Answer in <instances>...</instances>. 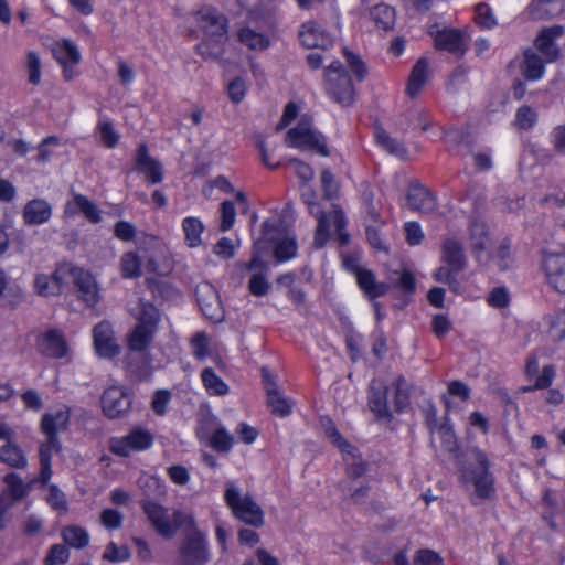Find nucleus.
Segmentation results:
<instances>
[{
	"mask_svg": "<svg viewBox=\"0 0 565 565\" xmlns=\"http://www.w3.org/2000/svg\"><path fill=\"white\" fill-rule=\"evenodd\" d=\"M199 23L204 39L196 45V52L205 60H221L228 39L226 18L215 9L205 8L199 12Z\"/></svg>",
	"mask_w": 565,
	"mask_h": 565,
	"instance_id": "1",
	"label": "nucleus"
},
{
	"mask_svg": "<svg viewBox=\"0 0 565 565\" xmlns=\"http://www.w3.org/2000/svg\"><path fill=\"white\" fill-rule=\"evenodd\" d=\"M316 193L312 189H307L302 192L301 198L307 205L310 215L317 220V228L315 233V247L321 248L326 245L329 239V230L331 224L338 232L341 244L345 245L349 243V235L343 231L347 224L343 211L333 205L332 210L328 213L324 212L320 204L316 201Z\"/></svg>",
	"mask_w": 565,
	"mask_h": 565,
	"instance_id": "2",
	"label": "nucleus"
},
{
	"mask_svg": "<svg viewBox=\"0 0 565 565\" xmlns=\"http://www.w3.org/2000/svg\"><path fill=\"white\" fill-rule=\"evenodd\" d=\"M461 473L465 481L473 484L479 499L484 500L492 497L494 493L493 477L489 472V461L482 450L478 448L467 450Z\"/></svg>",
	"mask_w": 565,
	"mask_h": 565,
	"instance_id": "3",
	"label": "nucleus"
},
{
	"mask_svg": "<svg viewBox=\"0 0 565 565\" xmlns=\"http://www.w3.org/2000/svg\"><path fill=\"white\" fill-rule=\"evenodd\" d=\"M224 500L237 520L254 527L264 525L265 515L260 505L250 494H243L234 482H226Z\"/></svg>",
	"mask_w": 565,
	"mask_h": 565,
	"instance_id": "4",
	"label": "nucleus"
},
{
	"mask_svg": "<svg viewBox=\"0 0 565 565\" xmlns=\"http://www.w3.org/2000/svg\"><path fill=\"white\" fill-rule=\"evenodd\" d=\"M183 539L179 545L178 565H205L210 561V551L206 537L196 527L193 516L184 525Z\"/></svg>",
	"mask_w": 565,
	"mask_h": 565,
	"instance_id": "5",
	"label": "nucleus"
},
{
	"mask_svg": "<svg viewBox=\"0 0 565 565\" xmlns=\"http://www.w3.org/2000/svg\"><path fill=\"white\" fill-rule=\"evenodd\" d=\"M141 507L153 529L163 537H172L180 526H184L192 516L181 511L172 514L162 505L151 501L142 500Z\"/></svg>",
	"mask_w": 565,
	"mask_h": 565,
	"instance_id": "6",
	"label": "nucleus"
},
{
	"mask_svg": "<svg viewBox=\"0 0 565 565\" xmlns=\"http://www.w3.org/2000/svg\"><path fill=\"white\" fill-rule=\"evenodd\" d=\"M326 92L332 100L347 107L353 104L355 90L351 77L339 61L324 70Z\"/></svg>",
	"mask_w": 565,
	"mask_h": 565,
	"instance_id": "7",
	"label": "nucleus"
},
{
	"mask_svg": "<svg viewBox=\"0 0 565 565\" xmlns=\"http://www.w3.org/2000/svg\"><path fill=\"white\" fill-rule=\"evenodd\" d=\"M286 143L288 147L292 148L315 150L323 157H328L330 154L324 137L320 132L313 130L310 121L303 118L295 128L288 130L286 135Z\"/></svg>",
	"mask_w": 565,
	"mask_h": 565,
	"instance_id": "8",
	"label": "nucleus"
},
{
	"mask_svg": "<svg viewBox=\"0 0 565 565\" xmlns=\"http://www.w3.org/2000/svg\"><path fill=\"white\" fill-rule=\"evenodd\" d=\"M132 401V393L125 386L110 385L100 396L102 412L108 419L125 418L131 412Z\"/></svg>",
	"mask_w": 565,
	"mask_h": 565,
	"instance_id": "9",
	"label": "nucleus"
},
{
	"mask_svg": "<svg viewBox=\"0 0 565 565\" xmlns=\"http://www.w3.org/2000/svg\"><path fill=\"white\" fill-rule=\"evenodd\" d=\"M153 444L152 434L143 428H134L127 435L109 439V450L121 457H128L134 451H143Z\"/></svg>",
	"mask_w": 565,
	"mask_h": 565,
	"instance_id": "10",
	"label": "nucleus"
},
{
	"mask_svg": "<svg viewBox=\"0 0 565 565\" xmlns=\"http://www.w3.org/2000/svg\"><path fill=\"white\" fill-rule=\"evenodd\" d=\"M196 301L202 313L213 322L224 319V310L217 290L209 282H202L195 289Z\"/></svg>",
	"mask_w": 565,
	"mask_h": 565,
	"instance_id": "11",
	"label": "nucleus"
},
{
	"mask_svg": "<svg viewBox=\"0 0 565 565\" xmlns=\"http://www.w3.org/2000/svg\"><path fill=\"white\" fill-rule=\"evenodd\" d=\"M564 26L555 24L543 28L534 40V46L546 63H554L561 57V49L555 40L564 34Z\"/></svg>",
	"mask_w": 565,
	"mask_h": 565,
	"instance_id": "12",
	"label": "nucleus"
},
{
	"mask_svg": "<svg viewBox=\"0 0 565 565\" xmlns=\"http://www.w3.org/2000/svg\"><path fill=\"white\" fill-rule=\"evenodd\" d=\"M262 375L267 395V405L271 413L279 417L288 416L291 413L292 403L282 395L274 376L266 367L262 369Z\"/></svg>",
	"mask_w": 565,
	"mask_h": 565,
	"instance_id": "13",
	"label": "nucleus"
},
{
	"mask_svg": "<svg viewBox=\"0 0 565 565\" xmlns=\"http://www.w3.org/2000/svg\"><path fill=\"white\" fill-rule=\"evenodd\" d=\"M547 284L561 294H565V255L548 253L542 262Z\"/></svg>",
	"mask_w": 565,
	"mask_h": 565,
	"instance_id": "14",
	"label": "nucleus"
},
{
	"mask_svg": "<svg viewBox=\"0 0 565 565\" xmlns=\"http://www.w3.org/2000/svg\"><path fill=\"white\" fill-rule=\"evenodd\" d=\"M134 160L136 170L142 173L150 183L157 184L162 181V164L149 154V150L146 143L139 145L136 150Z\"/></svg>",
	"mask_w": 565,
	"mask_h": 565,
	"instance_id": "15",
	"label": "nucleus"
},
{
	"mask_svg": "<svg viewBox=\"0 0 565 565\" xmlns=\"http://www.w3.org/2000/svg\"><path fill=\"white\" fill-rule=\"evenodd\" d=\"M387 394L388 386L384 382L375 379L371 381L367 396L369 408L377 418L391 420Z\"/></svg>",
	"mask_w": 565,
	"mask_h": 565,
	"instance_id": "16",
	"label": "nucleus"
},
{
	"mask_svg": "<svg viewBox=\"0 0 565 565\" xmlns=\"http://www.w3.org/2000/svg\"><path fill=\"white\" fill-rule=\"evenodd\" d=\"M96 352L103 358H113L120 351L114 338L113 327L107 321L99 322L93 330Z\"/></svg>",
	"mask_w": 565,
	"mask_h": 565,
	"instance_id": "17",
	"label": "nucleus"
},
{
	"mask_svg": "<svg viewBox=\"0 0 565 565\" xmlns=\"http://www.w3.org/2000/svg\"><path fill=\"white\" fill-rule=\"evenodd\" d=\"M407 206L423 214L433 213L437 209L436 198L419 183H412L406 192Z\"/></svg>",
	"mask_w": 565,
	"mask_h": 565,
	"instance_id": "18",
	"label": "nucleus"
},
{
	"mask_svg": "<svg viewBox=\"0 0 565 565\" xmlns=\"http://www.w3.org/2000/svg\"><path fill=\"white\" fill-rule=\"evenodd\" d=\"M38 349L41 354L53 359H62L68 352L64 335L55 329L45 331L39 337Z\"/></svg>",
	"mask_w": 565,
	"mask_h": 565,
	"instance_id": "19",
	"label": "nucleus"
},
{
	"mask_svg": "<svg viewBox=\"0 0 565 565\" xmlns=\"http://www.w3.org/2000/svg\"><path fill=\"white\" fill-rule=\"evenodd\" d=\"M434 42L437 50L447 51L458 57L466 53L467 44L459 30L443 29L435 33Z\"/></svg>",
	"mask_w": 565,
	"mask_h": 565,
	"instance_id": "20",
	"label": "nucleus"
},
{
	"mask_svg": "<svg viewBox=\"0 0 565 565\" xmlns=\"http://www.w3.org/2000/svg\"><path fill=\"white\" fill-rule=\"evenodd\" d=\"M73 282L77 288L78 298L88 307H94L98 300V288L94 277L81 267H76Z\"/></svg>",
	"mask_w": 565,
	"mask_h": 565,
	"instance_id": "21",
	"label": "nucleus"
},
{
	"mask_svg": "<svg viewBox=\"0 0 565 565\" xmlns=\"http://www.w3.org/2000/svg\"><path fill=\"white\" fill-rule=\"evenodd\" d=\"M125 367L132 380L143 381L151 375V358L148 351L128 352Z\"/></svg>",
	"mask_w": 565,
	"mask_h": 565,
	"instance_id": "22",
	"label": "nucleus"
},
{
	"mask_svg": "<svg viewBox=\"0 0 565 565\" xmlns=\"http://www.w3.org/2000/svg\"><path fill=\"white\" fill-rule=\"evenodd\" d=\"M299 39L308 49L326 50L332 45V39L316 22H307L301 25Z\"/></svg>",
	"mask_w": 565,
	"mask_h": 565,
	"instance_id": "23",
	"label": "nucleus"
},
{
	"mask_svg": "<svg viewBox=\"0 0 565 565\" xmlns=\"http://www.w3.org/2000/svg\"><path fill=\"white\" fill-rule=\"evenodd\" d=\"M78 212L92 223H98L102 220L99 209L83 194H74L73 200L65 204V215L74 216Z\"/></svg>",
	"mask_w": 565,
	"mask_h": 565,
	"instance_id": "24",
	"label": "nucleus"
},
{
	"mask_svg": "<svg viewBox=\"0 0 565 565\" xmlns=\"http://www.w3.org/2000/svg\"><path fill=\"white\" fill-rule=\"evenodd\" d=\"M70 423V409L66 406L53 413H46L41 420V430L45 436L57 437L60 431L67 428Z\"/></svg>",
	"mask_w": 565,
	"mask_h": 565,
	"instance_id": "25",
	"label": "nucleus"
},
{
	"mask_svg": "<svg viewBox=\"0 0 565 565\" xmlns=\"http://www.w3.org/2000/svg\"><path fill=\"white\" fill-rule=\"evenodd\" d=\"M52 215V206L43 199L29 201L23 209L25 224L39 225L47 222Z\"/></svg>",
	"mask_w": 565,
	"mask_h": 565,
	"instance_id": "26",
	"label": "nucleus"
},
{
	"mask_svg": "<svg viewBox=\"0 0 565 565\" xmlns=\"http://www.w3.org/2000/svg\"><path fill=\"white\" fill-rule=\"evenodd\" d=\"M471 249L478 262H482V254L488 249L490 237L487 225L481 221H472L469 227Z\"/></svg>",
	"mask_w": 565,
	"mask_h": 565,
	"instance_id": "27",
	"label": "nucleus"
},
{
	"mask_svg": "<svg viewBox=\"0 0 565 565\" xmlns=\"http://www.w3.org/2000/svg\"><path fill=\"white\" fill-rule=\"evenodd\" d=\"M441 259L455 270L462 271L467 264L462 244L456 238H447L443 244Z\"/></svg>",
	"mask_w": 565,
	"mask_h": 565,
	"instance_id": "28",
	"label": "nucleus"
},
{
	"mask_svg": "<svg viewBox=\"0 0 565 565\" xmlns=\"http://www.w3.org/2000/svg\"><path fill=\"white\" fill-rule=\"evenodd\" d=\"M355 278L361 290L371 300L384 296L388 291V285L376 281L375 275L367 268L359 271Z\"/></svg>",
	"mask_w": 565,
	"mask_h": 565,
	"instance_id": "29",
	"label": "nucleus"
},
{
	"mask_svg": "<svg viewBox=\"0 0 565 565\" xmlns=\"http://www.w3.org/2000/svg\"><path fill=\"white\" fill-rule=\"evenodd\" d=\"M54 58L62 65L78 64L81 62V53L75 43L67 39H63L53 43L51 47Z\"/></svg>",
	"mask_w": 565,
	"mask_h": 565,
	"instance_id": "30",
	"label": "nucleus"
},
{
	"mask_svg": "<svg viewBox=\"0 0 565 565\" xmlns=\"http://www.w3.org/2000/svg\"><path fill=\"white\" fill-rule=\"evenodd\" d=\"M370 18L375 25L384 31L392 30L395 24V10L393 7L379 2L370 8Z\"/></svg>",
	"mask_w": 565,
	"mask_h": 565,
	"instance_id": "31",
	"label": "nucleus"
},
{
	"mask_svg": "<svg viewBox=\"0 0 565 565\" xmlns=\"http://www.w3.org/2000/svg\"><path fill=\"white\" fill-rule=\"evenodd\" d=\"M154 333L156 330L136 324L127 335L128 352L147 351L152 342Z\"/></svg>",
	"mask_w": 565,
	"mask_h": 565,
	"instance_id": "32",
	"label": "nucleus"
},
{
	"mask_svg": "<svg viewBox=\"0 0 565 565\" xmlns=\"http://www.w3.org/2000/svg\"><path fill=\"white\" fill-rule=\"evenodd\" d=\"M427 74L428 60L426 57H420L414 65L409 75L408 84L406 87V92L409 96L414 97L419 93L427 81Z\"/></svg>",
	"mask_w": 565,
	"mask_h": 565,
	"instance_id": "33",
	"label": "nucleus"
},
{
	"mask_svg": "<svg viewBox=\"0 0 565 565\" xmlns=\"http://www.w3.org/2000/svg\"><path fill=\"white\" fill-rule=\"evenodd\" d=\"M522 75L527 81H537L544 74L543 58L532 50L524 52V60L521 65Z\"/></svg>",
	"mask_w": 565,
	"mask_h": 565,
	"instance_id": "34",
	"label": "nucleus"
},
{
	"mask_svg": "<svg viewBox=\"0 0 565 565\" xmlns=\"http://www.w3.org/2000/svg\"><path fill=\"white\" fill-rule=\"evenodd\" d=\"M563 11L561 0H535L531 4V14L534 19H552Z\"/></svg>",
	"mask_w": 565,
	"mask_h": 565,
	"instance_id": "35",
	"label": "nucleus"
},
{
	"mask_svg": "<svg viewBox=\"0 0 565 565\" xmlns=\"http://www.w3.org/2000/svg\"><path fill=\"white\" fill-rule=\"evenodd\" d=\"M0 461L15 469H23L28 463L23 451L12 443L0 447Z\"/></svg>",
	"mask_w": 565,
	"mask_h": 565,
	"instance_id": "36",
	"label": "nucleus"
},
{
	"mask_svg": "<svg viewBox=\"0 0 565 565\" xmlns=\"http://www.w3.org/2000/svg\"><path fill=\"white\" fill-rule=\"evenodd\" d=\"M186 245L191 248L201 245V235L204 231L203 223L198 217H185L182 222Z\"/></svg>",
	"mask_w": 565,
	"mask_h": 565,
	"instance_id": "37",
	"label": "nucleus"
},
{
	"mask_svg": "<svg viewBox=\"0 0 565 565\" xmlns=\"http://www.w3.org/2000/svg\"><path fill=\"white\" fill-rule=\"evenodd\" d=\"M238 41L249 50H265L270 42L263 33L256 32L249 28H242L237 33Z\"/></svg>",
	"mask_w": 565,
	"mask_h": 565,
	"instance_id": "38",
	"label": "nucleus"
},
{
	"mask_svg": "<svg viewBox=\"0 0 565 565\" xmlns=\"http://www.w3.org/2000/svg\"><path fill=\"white\" fill-rule=\"evenodd\" d=\"M202 383L210 395H225L228 392V386L224 381L216 375L213 369L205 367L201 373Z\"/></svg>",
	"mask_w": 565,
	"mask_h": 565,
	"instance_id": "39",
	"label": "nucleus"
},
{
	"mask_svg": "<svg viewBox=\"0 0 565 565\" xmlns=\"http://www.w3.org/2000/svg\"><path fill=\"white\" fill-rule=\"evenodd\" d=\"M4 482L7 484V491L4 493L9 500H12V504L14 501L23 499L29 492V486L25 484L22 479L13 472L8 473L4 477Z\"/></svg>",
	"mask_w": 565,
	"mask_h": 565,
	"instance_id": "40",
	"label": "nucleus"
},
{
	"mask_svg": "<svg viewBox=\"0 0 565 565\" xmlns=\"http://www.w3.org/2000/svg\"><path fill=\"white\" fill-rule=\"evenodd\" d=\"M375 137L379 145L383 147L388 153L394 154L401 159L406 158L407 149L405 146L401 141L393 139L385 130L377 129Z\"/></svg>",
	"mask_w": 565,
	"mask_h": 565,
	"instance_id": "41",
	"label": "nucleus"
},
{
	"mask_svg": "<svg viewBox=\"0 0 565 565\" xmlns=\"http://www.w3.org/2000/svg\"><path fill=\"white\" fill-rule=\"evenodd\" d=\"M64 542L75 548H83L88 544L89 535L81 526H66L62 531Z\"/></svg>",
	"mask_w": 565,
	"mask_h": 565,
	"instance_id": "42",
	"label": "nucleus"
},
{
	"mask_svg": "<svg viewBox=\"0 0 565 565\" xmlns=\"http://www.w3.org/2000/svg\"><path fill=\"white\" fill-rule=\"evenodd\" d=\"M140 311L137 316L138 326H143L152 330H157V326L159 322V311L158 309L149 303L140 300L139 302Z\"/></svg>",
	"mask_w": 565,
	"mask_h": 565,
	"instance_id": "43",
	"label": "nucleus"
},
{
	"mask_svg": "<svg viewBox=\"0 0 565 565\" xmlns=\"http://www.w3.org/2000/svg\"><path fill=\"white\" fill-rule=\"evenodd\" d=\"M143 494L151 500V498H161L166 494V486L159 478L153 476H143L138 480Z\"/></svg>",
	"mask_w": 565,
	"mask_h": 565,
	"instance_id": "44",
	"label": "nucleus"
},
{
	"mask_svg": "<svg viewBox=\"0 0 565 565\" xmlns=\"http://www.w3.org/2000/svg\"><path fill=\"white\" fill-rule=\"evenodd\" d=\"M234 444V437L224 428L217 427L210 437V446L218 452H227Z\"/></svg>",
	"mask_w": 565,
	"mask_h": 565,
	"instance_id": "45",
	"label": "nucleus"
},
{
	"mask_svg": "<svg viewBox=\"0 0 565 565\" xmlns=\"http://www.w3.org/2000/svg\"><path fill=\"white\" fill-rule=\"evenodd\" d=\"M297 243L292 237H286L277 242L274 250L277 262H286L294 258L297 254Z\"/></svg>",
	"mask_w": 565,
	"mask_h": 565,
	"instance_id": "46",
	"label": "nucleus"
},
{
	"mask_svg": "<svg viewBox=\"0 0 565 565\" xmlns=\"http://www.w3.org/2000/svg\"><path fill=\"white\" fill-rule=\"evenodd\" d=\"M459 273V270H455L451 266L445 264L436 269L434 278L438 282L448 285L451 290L457 292L460 289V284L456 277Z\"/></svg>",
	"mask_w": 565,
	"mask_h": 565,
	"instance_id": "47",
	"label": "nucleus"
},
{
	"mask_svg": "<svg viewBox=\"0 0 565 565\" xmlns=\"http://www.w3.org/2000/svg\"><path fill=\"white\" fill-rule=\"evenodd\" d=\"M121 275L125 278H134L140 275V259L137 254L129 252L120 258Z\"/></svg>",
	"mask_w": 565,
	"mask_h": 565,
	"instance_id": "48",
	"label": "nucleus"
},
{
	"mask_svg": "<svg viewBox=\"0 0 565 565\" xmlns=\"http://www.w3.org/2000/svg\"><path fill=\"white\" fill-rule=\"evenodd\" d=\"M344 459L348 463V473L352 478H359L366 471V463L358 458L356 449L352 446V449H345L342 451Z\"/></svg>",
	"mask_w": 565,
	"mask_h": 565,
	"instance_id": "49",
	"label": "nucleus"
},
{
	"mask_svg": "<svg viewBox=\"0 0 565 565\" xmlns=\"http://www.w3.org/2000/svg\"><path fill=\"white\" fill-rule=\"evenodd\" d=\"M34 288L39 296L50 297L60 295L56 282L49 275L38 274L34 279Z\"/></svg>",
	"mask_w": 565,
	"mask_h": 565,
	"instance_id": "50",
	"label": "nucleus"
},
{
	"mask_svg": "<svg viewBox=\"0 0 565 565\" xmlns=\"http://www.w3.org/2000/svg\"><path fill=\"white\" fill-rule=\"evenodd\" d=\"M41 58L34 51L26 54L25 68L28 72V79L33 85H39L41 82Z\"/></svg>",
	"mask_w": 565,
	"mask_h": 565,
	"instance_id": "51",
	"label": "nucleus"
},
{
	"mask_svg": "<svg viewBox=\"0 0 565 565\" xmlns=\"http://www.w3.org/2000/svg\"><path fill=\"white\" fill-rule=\"evenodd\" d=\"M129 557V548L126 545H117L114 542L108 543L103 553V559L110 563L124 562L127 561Z\"/></svg>",
	"mask_w": 565,
	"mask_h": 565,
	"instance_id": "52",
	"label": "nucleus"
},
{
	"mask_svg": "<svg viewBox=\"0 0 565 565\" xmlns=\"http://www.w3.org/2000/svg\"><path fill=\"white\" fill-rule=\"evenodd\" d=\"M537 120V114L530 106H521L515 114L514 125L520 129H531Z\"/></svg>",
	"mask_w": 565,
	"mask_h": 565,
	"instance_id": "53",
	"label": "nucleus"
},
{
	"mask_svg": "<svg viewBox=\"0 0 565 565\" xmlns=\"http://www.w3.org/2000/svg\"><path fill=\"white\" fill-rule=\"evenodd\" d=\"M343 55L345 57L348 66L353 72L356 79L363 81L367 75V68L362 58L355 53L349 51L348 49L343 50Z\"/></svg>",
	"mask_w": 565,
	"mask_h": 565,
	"instance_id": "54",
	"label": "nucleus"
},
{
	"mask_svg": "<svg viewBox=\"0 0 565 565\" xmlns=\"http://www.w3.org/2000/svg\"><path fill=\"white\" fill-rule=\"evenodd\" d=\"M395 397L394 406L397 412H402L403 408L408 404L409 394L407 390V383L403 376H398L394 383Z\"/></svg>",
	"mask_w": 565,
	"mask_h": 565,
	"instance_id": "55",
	"label": "nucleus"
},
{
	"mask_svg": "<svg viewBox=\"0 0 565 565\" xmlns=\"http://www.w3.org/2000/svg\"><path fill=\"white\" fill-rule=\"evenodd\" d=\"M191 347L193 355L199 360H203L210 354L209 337L204 332H198L192 337Z\"/></svg>",
	"mask_w": 565,
	"mask_h": 565,
	"instance_id": "56",
	"label": "nucleus"
},
{
	"mask_svg": "<svg viewBox=\"0 0 565 565\" xmlns=\"http://www.w3.org/2000/svg\"><path fill=\"white\" fill-rule=\"evenodd\" d=\"M221 223H220V230L222 232H226L231 230L235 223L236 217V211L234 203L231 201H224L221 204Z\"/></svg>",
	"mask_w": 565,
	"mask_h": 565,
	"instance_id": "57",
	"label": "nucleus"
},
{
	"mask_svg": "<svg viewBox=\"0 0 565 565\" xmlns=\"http://www.w3.org/2000/svg\"><path fill=\"white\" fill-rule=\"evenodd\" d=\"M70 557V551L65 545L54 544L51 546L45 559V565L64 564Z\"/></svg>",
	"mask_w": 565,
	"mask_h": 565,
	"instance_id": "58",
	"label": "nucleus"
},
{
	"mask_svg": "<svg viewBox=\"0 0 565 565\" xmlns=\"http://www.w3.org/2000/svg\"><path fill=\"white\" fill-rule=\"evenodd\" d=\"M415 565H444L441 556L433 550H418L414 555Z\"/></svg>",
	"mask_w": 565,
	"mask_h": 565,
	"instance_id": "59",
	"label": "nucleus"
},
{
	"mask_svg": "<svg viewBox=\"0 0 565 565\" xmlns=\"http://www.w3.org/2000/svg\"><path fill=\"white\" fill-rule=\"evenodd\" d=\"M249 292L256 297H262L268 294L270 284L263 274H254L248 282Z\"/></svg>",
	"mask_w": 565,
	"mask_h": 565,
	"instance_id": "60",
	"label": "nucleus"
},
{
	"mask_svg": "<svg viewBox=\"0 0 565 565\" xmlns=\"http://www.w3.org/2000/svg\"><path fill=\"white\" fill-rule=\"evenodd\" d=\"M124 515L114 509H105L100 513V522L108 530L119 529L122 524Z\"/></svg>",
	"mask_w": 565,
	"mask_h": 565,
	"instance_id": "61",
	"label": "nucleus"
},
{
	"mask_svg": "<svg viewBox=\"0 0 565 565\" xmlns=\"http://www.w3.org/2000/svg\"><path fill=\"white\" fill-rule=\"evenodd\" d=\"M98 131L100 134V139L106 147L114 148L117 145L119 136L110 122H99Z\"/></svg>",
	"mask_w": 565,
	"mask_h": 565,
	"instance_id": "62",
	"label": "nucleus"
},
{
	"mask_svg": "<svg viewBox=\"0 0 565 565\" xmlns=\"http://www.w3.org/2000/svg\"><path fill=\"white\" fill-rule=\"evenodd\" d=\"M236 245L234 242L227 237H222L217 243L213 246V253L223 258L230 259L235 255Z\"/></svg>",
	"mask_w": 565,
	"mask_h": 565,
	"instance_id": "63",
	"label": "nucleus"
},
{
	"mask_svg": "<svg viewBox=\"0 0 565 565\" xmlns=\"http://www.w3.org/2000/svg\"><path fill=\"white\" fill-rule=\"evenodd\" d=\"M553 149L557 153H565V124L553 128L550 135Z\"/></svg>",
	"mask_w": 565,
	"mask_h": 565,
	"instance_id": "64",
	"label": "nucleus"
}]
</instances>
